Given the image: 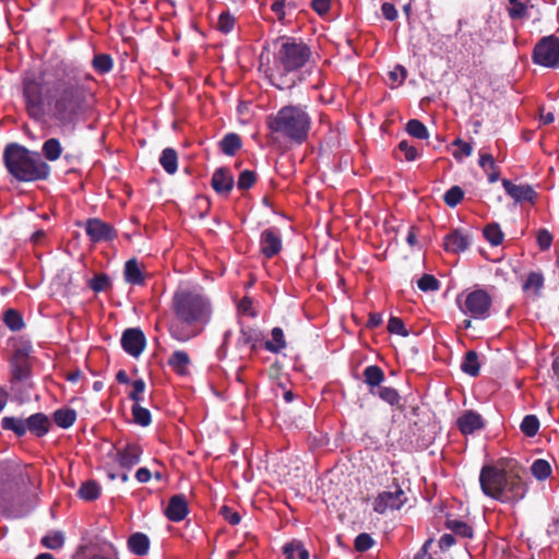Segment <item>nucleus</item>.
Listing matches in <instances>:
<instances>
[{
  "label": "nucleus",
  "instance_id": "50",
  "mask_svg": "<svg viewBox=\"0 0 559 559\" xmlns=\"http://www.w3.org/2000/svg\"><path fill=\"white\" fill-rule=\"evenodd\" d=\"M236 24L235 16L229 12H222L217 20V29L224 34L230 33Z\"/></svg>",
  "mask_w": 559,
  "mask_h": 559
},
{
  "label": "nucleus",
  "instance_id": "34",
  "mask_svg": "<svg viewBox=\"0 0 559 559\" xmlns=\"http://www.w3.org/2000/svg\"><path fill=\"white\" fill-rule=\"evenodd\" d=\"M159 163L167 174L174 175L178 168L177 152L171 147L164 148L159 157Z\"/></svg>",
  "mask_w": 559,
  "mask_h": 559
},
{
  "label": "nucleus",
  "instance_id": "59",
  "mask_svg": "<svg viewBox=\"0 0 559 559\" xmlns=\"http://www.w3.org/2000/svg\"><path fill=\"white\" fill-rule=\"evenodd\" d=\"M219 513L224 516V519L231 525H237L240 523L241 516L238 512L233 511L231 508L227 506H223L221 508Z\"/></svg>",
  "mask_w": 559,
  "mask_h": 559
},
{
  "label": "nucleus",
  "instance_id": "41",
  "mask_svg": "<svg viewBox=\"0 0 559 559\" xmlns=\"http://www.w3.org/2000/svg\"><path fill=\"white\" fill-rule=\"evenodd\" d=\"M484 237L491 246H499L504 239V234L501 230L499 224L490 223L485 226L483 230Z\"/></svg>",
  "mask_w": 559,
  "mask_h": 559
},
{
  "label": "nucleus",
  "instance_id": "45",
  "mask_svg": "<svg viewBox=\"0 0 559 559\" xmlns=\"http://www.w3.org/2000/svg\"><path fill=\"white\" fill-rule=\"evenodd\" d=\"M406 131L413 138L425 140L429 138L427 127L418 119H411L406 123Z\"/></svg>",
  "mask_w": 559,
  "mask_h": 559
},
{
  "label": "nucleus",
  "instance_id": "30",
  "mask_svg": "<svg viewBox=\"0 0 559 559\" xmlns=\"http://www.w3.org/2000/svg\"><path fill=\"white\" fill-rule=\"evenodd\" d=\"M1 428L7 431H12L17 438L26 435L25 419L13 416H5L1 419Z\"/></svg>",
  "mask_w": 559,
  "mask_h": 559
},
{
  "label": "nucleus",
  "instance_id": "56",
  "mask_svg": "<svg viewBox=\"0 0 559 559\" xmlns=\"http://www.w3.org/2000/svg\"><path fill=\"white\" fill-rule=\"evenodd\" d=\"M397 148L404 153V157L407 162H413L418 157L417 148L412 145L407 140H403L399 143Z\"/></svg>",
  "mask_w": 559,
  "mask_h": 559
},
{
  "label": "nucleus",
  "instance_id": "48",
  "mask_svg": "<svg viewBox=\"0 0 559 559\" xmlns=\"http://www.w3.org/2000/svg\"><path fill=\"white\" fill-rule=\"evenodd\" d=\"M131 385H132V390L128 394V397L131 401H133V404L141 405V402L144 401V392H145L146 384L143 379H136V380L132 381Z\"/></svg>",
  "mask_w": 559,
  "mask_h": 559
},
{
  "label": "nucleus",
  "instance_id": "28",
  "mask_svg": "<svg viewBox=\"0 0 559 559\" xmlns=\"http://www.w3.org/2000/svg\"><path fill=\"white\" fill-rule=\"evenodd\" d=\"M219 150L227 156H234L242 146V140L239 134L229 132L218 143Z\"/></svg>",
  "mask_w": 559,
  "mask_h": 559
},
{
  "label": "nucleus",
  "instance_id": "10",
  "mask_svg": "<svg viewBox=\"0 0 559 559\" xmlns=\"http://www.w3.org/2000/svg\"><path fill=\"white\" fill-rule=\"evenodd\" d=\"M394 490H384L378 493L373 501V511L384 514L388 511L400 510L406 502L407 496L402 487L394 481Z\"/></svg>",
  "mask_w": 559,
  "mask_h": 559
},
{
  "label": "nucleus",
  "instance_id": "61",
  "mask_svg": "<svg viewBox=\"0 0 559 559\" xmlns=\"http://www.w3.org/2000/svg\"><path fill=\"white\" fill-rule=\"evenodd\" d=\"M271 10L276 14L277 20L285 24V15H286V0H273L271 4Z\"/></svg>",
  "mask_w": 559,
  "mask_h": 559
},
{
  "label": "nucleus",
  "instance_id": "33",
  "mask_svg": "<svg viewBox=\"0 0 559 559\" xmlns=\"http://www.w3.org/2000/svg\"><path fill=\"white\" fill-rule=\"evenodd\" d=\"M272 340L264 343V348L277 354L286 347V341L282 328L275 326L271 331Z\"/></svg>",
  "mask_w": 559,
  "mask_h": 559
},
{
  "label": "nucleus",
  "instance_id": "6",
  "mask_svg": "<svg viewBox=\"0 0 559 559\" xmlns=\"http://www.w3.org/2000/svg\"><path fill=\"white\" fill-rule=\"evenodd\" d=\"M29 352L28 346L17 347L10 359V392L21 402L29 397V389L32 388Z\"/></svg>",
  "mask_w": 559,
  "mask_h": 559
},
{
  "label": "nucleus",
  "instance_id": "1",
  "mask_svg": "<svg viewBox=\"0 0 559 559\" xmlns=\"http://www.w3.org/2000/svg\"><path fill=\"white\" fill-rule=\"evenodd\" d=\"M52 80L26 74L22 82L25 109L29 118L39 121L46 110L60 128L75 129L92 109L93 93L75 70L66 61L52 67Z\"/></svg>",
  "mask_w": 559,
  "mask_h": 559
},
{
  "label": "nucleus",
  "instance_id": "38",
  "mask_svg": "<svg viewBox=\"0 0 559 559\" xmlns=\"http://www.w3.org/2000/svg\"><path fill=\"white\" fill-rule=\"evenodd\" d=\"M3 321H4V324L11 331H14V332L21 331L25 325L22 314L13 308H10L4 311Z\"/></svg>",
  "mask_w": 559,
  "mask_h": 559
},
{
  "label": "nucleus",
  "instance_id": "23",
  "mask_svg": "<svg viewBox=\"0 0 559 559\" xmlns=\"http://www.w3.org/2000/svg\"><path fill=\"white\" fill-rule=\"evenodd\" d=\"M364 382L369 386V392L374 394V388H380L385 380L384 371L377 365H369L362 371Z\"/></svg>",
  "mask_w": 559,
  "mask_h": 559
},
{
  "label": "nucleus",
  "instance_id": "51",
  "mask_svg": "<svg viewBox=\"0 0 559 559\" xmlns=\"http://www.w3.org/2000/svg\"><path fill=\"white\" fill-rule=\"evenodd\" d=\"M110 278L105 273L96 274L91 281H90V288L94 290L95 293L105 292L110 287Z\"/></svg>",
  "mask_w": 559,
  "mask_h": 559
},
{
  "label": "nucleus",
  "instance_id": "21",
  "mask_svg": "<svg viewBox=\"0 0 559 559\" xmlns=\"http://www.w3.org/2000/svg\"><path fill=\"white\" fill-rule=\"evenodd\" d=\"M26 432L40 438L46 436L51 427L48 416L44 413H35L25 419Z\"/></svg>",
  "mask_w": 559,
  "mask_h": 559
},
{
  "label": "nucleus",
  "instance_id": "40",
  "mask_svg": "<svg viewBox=\"0 0 559 559\" xmlns=\"http://www.w3.org/2000/svg\"><path fill=\"white\" fill-rule=\"evenodd\" d=\"M93 69L99 74H106L114 68V60L108 53H97L92 60Z\"/></svg>",
  "mask_w": 559,
  "mask_h": 559
},
{
  "label": "nucleus",
  "instance_id": "57",
  "mask_svg": "<svg viewBox=\"0 0 559 559\" xmlns=\"http://www.w3.org/2000/svg\"><path fill=\"white\" fill-rule=\"evenodd\" d=\"M454 146H459L460 147V153L459 152H454L453 153V157L456 159V160H462V155L464 156H471L472 153H473V147L469 143L463 141L462 139L457 138L453 141L452 143Z\"/></svg>",
  "mask_w": 559,
  "mask_h": 559
},
{
  "label": "nucleus",
  "instance_id": "15",
  "mask_svg": "<svg viewBox=\"0 0 559 559\" xmlns=\"http://www.w3.org/2000/svg\"><path fill=\"white\" fill-rule=\"evenodd\" d=\"M262 340L260 330L250 326L241 325L239 336L237 337L236 347L239 352L249 348L250 353L257 350L259 342Z\"/></svg>",
  "mask_w": 559,
  "mask_h": 559
},
{
  "label": "nucleus",
  "instance_id": "58",
  "mask_svg": "<svg viewBox=\"0 0 559 559\" xmlns=\"http://www.w3.org/2000/svg\"><path fill=\"white\" fill-rule=\"evenodd\" d=\"M552 235L547 229L537 233V243L540 250H548L552 243Z\"/></svg>",
  "mask_w": 559,
  "mask_h": 559
},
{
  "label": "nucleus",
  "instance_id": "44",
  "mask_svg": "<svg viewBox=\"0 0 559 559\" xmlns=\"http://www.w3.org/2000/svg\"><path fill=\"white\" fill-rule=\"evenodd\" d=\"M533 476L538 480H545L551 475V466L548 461L538 459L531 466Z\"/></svg>",
  "mask_w": 559,
  "mask_h": 559
},
{
  "label": "nucleus",
  "instance_id": "11",
  "mask_svg": "<svg viewBox=\"0 0 559 559\" xmlns=\"http://www.w3.org/2000/svg\"><path fill=\"white\" fill-rule=\"evenodd\" d=\"M84 229L92 242L111 241L118 236L114 226L100 218H88L84 224Z\"/></svg>",
  "mask_w": 559,
  "mask_h": 559
},
{
  "label": "nucleus",
  "instance_id": "5",
  "mask_svg": "<svg viewBox=\"0 0 559 559\" xmlns=\"http://www.w3.org/2000/svg\"><path fill=\"white\" fill-rule=\"evenodd\" d=\"M173 310L188 325H205L212 317L210 299L198 288L180 287L173 296Z\"/></svg>",
  "mask_w": 559,
  "mask_h": 559
},
{
  "label": "nucleus",
  "instance_id": "53",
  "mask_svg": "<svg viewBox=\"0 0 559 559\" xmlns=\"http://www.w3.org/2000/svg\"><path fill=\"white\" fill-rule=\"evenodd\" d=\"M64 543V537L61 532H52L43 537L41 544L48 549H59Z\"/></svg>",
  "mask_w": 559,
  "mask_h": 559
},
{
  "label": "nucleus",
  "instance_id": "63",
  "mask_svg": "<svg viewBox=\"0 0 559 559\" xmlns=\"http://www.w3.org/2000/svg\"><path fill=\"white\" fill-rule=\"evenodd\" d=\"M381 11L388 21H394L397 17V10L395 9L394 4L390 2H384L381 7Z\"/></svg>",
  "mask_w": 559,
  "mask_h": 559
},
{
  "label": "nucleus",
  "instance_id": "54",
  "mask_svg": "<svg viewBox=\"0 0 559 559\" xmlns=\"http://www.w3.org/2000/svg\"><path fill=\"white\" fill-rule=\"evenodd\" d=\"M417 286L423 292H436L440 288V282L430 274H424L418 281Z\"/></svg>",
  "mask_w": 559,
  "mask_h": 559
},
{
  "label": "nucleus",
  "instance_id": "7",
  "mask_svg": "<svg viewBox=\"0 0 559 559\" xmlns=\"http://www.w3.org/2000/svg\"><path fill=\"white\" fill-rule=\"evenodd\" d=\"M278 50L274 55L277 69L293 72L302 68L311 58L310 47L294 37H283Z\"/></svg>",
  "mask_w": 559,
  "mask_h": 559
},
{
  "label": "nucleus",
  "instance_id": "31",
  "mask_svg": "<svg viewBox=\"0 0 559 559\" xmlns=\"http://www.w3.org/2000/svg\"><path fill=\"white\" fill-rule=\"evenodd\" d=\"M55 424L63 429L70 428L76 420V412L72 408H59L53 412Z\"/></svg>",
  "mask_w": 559,
  "mask_h": 559
},
{
  "label": "nucleus",
  "instance_id": "62",
  "mask_svg": "<svg viewBox=\"0 0 559 559\" xmlns=\"http://www.w3.org/2000/svg\"><path fill=\"white\" fill-rule=\"evenodd\" d=\"M388 75L393 83L401 85L407 76V71L403 66H396Z\"/></svg>",
  "mask_w": 559,
  "mask_h": 559
},
{
  "label": "nucleus",
  "instance_id": "9",
  "mask_svg": "<svg viewBox=\"0 0 559 559\" xmlns=\"http://www.w3.org/2000/svg\"><path fill=\"white\" fill-rule=\"evenodd\" d=\"M535 64L546 68L559 67V38L555 35L545 36L537 41L532 52Z\"/></svg>",
  "mask_w": 559,
  "mask_h": 559
},
{
  "label": "nucleus",
  "instance_id": "13",
  "mask_svg": "<svg viewBox=\"0 0 559 559\" xmlns=\"http://www.w3.org/2000/svg\"><path fill=\"white\" fill-rule=\"evenodd\" d=\"M282 236L278 228L270 227L264 229L260 236V252L266 259H272L282 250Z\"/></svg>",
  "mask_w": 559,
  "mask_h": 559
},
{
  "label": "nucleus",
  "instance_id": "35",
  "mask_svg": "<svg viewBox=\"0 0 559 559\" xmlns=\"http://www.w3.org/2000/svg\"><path fill=\"white\" fill-rule=\"evenodd\" d=\"M100 495V486L96 480L83 483L78 491V496L85 501H94Z\"/></svg>",
  "mask_w": 559,
  "mask_h": 559
},
{
  "label": "nucleus",
  "instance_id": "60",
  "mask_svg": "<svg viewBox=\"0 0 559 559\" xmlns=\"http://www.w3.org/2000/svg\"><path fill=\"white\" fill-rule=\"evenodd\" d=\"M332 0H311V9L320 16L325 15L331 9Z\"/></svg>",
  "mask_w": 559,
  "mask_h": 559
},
{
  "label": "nucleus",
  "instance_id": "32",
  "mask_svg": "<svg viewBox=\"0 0 559 559\" xmlns=\"http://www.w3.org/2000/svg\"><path fill=\"white\" fill-rule=\"evenodd\" d=\"M461 369L464 373L471 377L478 376L480 370V364L478 359V354L475 350L466 352L461 364Z\"/></svg>",
  "mask_w": 559,
  "mask_h": 559
},
{
  "label": "nucleus",
  "instance_id": "49",
  "mask_svg": "<svg viewBox=\"0 0 559 559\" xmlns=\"http://www.w3.org/2000/svg\"><path fill=\"white\" fill-rule=\"evenodd\" d=\"M255 182L257 174L253 170L245 169L238 176L237 188L239 190H249Z\"/></svg>",
  "mask_w": 559,
  "mask_h": 559
},
{
  "label": "nucleus",
  "instance_id": "39",
  "mask_svg": "<svg viewBox=\"0 0 559 559\" xmlns=\"http://www.w3.org/2000/svg\"><path fill=\"white\" fill-rule=\"evenodd\" d=\"M445 527L453 532L455 535L464 538H472L474 535L473 527L464 521L448 519L445 522Z\"/></svg>",
  "mask_w": 559,
  "mask_h": 559
},
{
  "label": "nucleus",
  "instance_id": "24",
  "mask_svg": "<svg viewBox=\"0 0 559 559\" xmlns=\"http://www.w3.org/2000/svg\"><path fill=\"white\" fill-rule=\"evenodd\" d=\"M124 281L131 285L142 286L145 284V277L140 267V264L136 259H130L124 264L123 270Z\"/></svg>",
  "mask_w": 559,
  "mask_h": 559
},
{
  "label": "nucleus",
  "instance_id": "46",
  "mask_svg": "<svg viewBox=\"0 0 559 559\" xmlns=\"http://www.w3.org/2000/svg\"><path fill=\"white\" fill-rule=\"evenodd\" d=\"M464 198V191L460 186L451 187L443 195V202L449 207H455Z\"/></svg>",
  "mask_w": 559,
  "mask_h": 559
},
{
  "label": "nucleus",
  "instance_id": "4",
  "mask_svg": "<svg viewBox=\"0 0 559 559\" xmlns=\"http://www.w3.org/2000/svg\"><path fill=\"white\" fill-rule=\"evenodd\" d=\"M271 133L292 144L301 145L309 139L312 118L306 106L286 105L266 117Z\"/></svg>",
  "mask_w": 559,
  "mask_h": 559
},
{
  "label": "nucleus",
  "instance_id": "18",
  "mask_svg": "<svg viewBox=\"0 0 559 559\" xmlns=\"http://www.w3.org/2000/svg\"><path fill=\"white\" fill-rule=\"evenodd\" d=\"M189 512L188 501L185 495H175L170 497L168 506L165 509L166 518L171 522L182 521Z\"/></svg>",
  "mask_w": 559,
  "mask_h": 559
},
{
  "label": "nucleus",
  "instance_id": "55",
  "mask_svg": "<svg viewBox=\"0 0 559 559\" xmlns=\"http://www.w3.org/2000/svg\"><path fill=\"white\" fill-rule=\"evenodd\" d=\"M374 545L373 538L368 533H360L356 536L354 542L355 550L358 552H365Z\"/></svg>",
  "mask_w": 559,
  "mask_h": 559
},
{
  "label": "nucleus",
  "instance_id": "27",
  "mask_svg": "<svg viewBox=\"0 0 559 559\" xmlns=\"http://www.w3.org/2000/svg\"><path fill=\"white\" fill-rule=\"evenodd\" d=\"M129 550L136 556H145L150 549V538L144 533H134L128 539Z\"/></svg>",
  "mask_w": 559,
  "mask_h": 559
},
{
  "label": "nucleus",
  "instance_id": "16",
  "mask_svg": "<svg viewBox=\"0 0 559 559\" xmlns=\"http://www.w3.org/2000/svg\"><path fill=\"white\" fill-rule=\"evenodd\" d=\"M471 245V238L462 229H453L443 239V248L448 252H464Z\"/></svg>",
  "mask_w": 559,
  "mask_h": 559
},
{
  "label": "nucleus",
  "instance_id": "42",
  "mask_svg": "<svg viewBox=\"0 0 559 559\" xmlns=\"http://www.w3.org/2000/svg\"><path fill=\"white\" fill-rule=\"evenodd\" d=\"M131 413H132L134 424H136L141 427H147L151 425L152 416H151V412L147 408H145L139 404H133L132 408H131Z\"/></svg>",
  "mask_w": 559,
  "mask_h": 559
},
{
  "label": "nucleus",
  "instance_id": "25",
  "mask_svg": "<svg viewBox=\"0 0 559 559\" xmlns=\"http://www.w3.org/2000/svg\"><path fill=\"white\" fill-rule=\"evenodd\" d=\"M63 153V146L59 139L49 138L41 145V154L44 156V160L46 162H56L58 160Z\"/></svg>",
  "mask_w": 559,
  "mask_h": 559
},
{
  "label": "nucleus",
  "instance_id": "14",
  "mask_svg": "<svg viewBox=\"0 0 559 559\" xmlns=\"http://www.w3.org/2000/svg\"><path fill=\"white\" fill-rule=\"evenodd\" d=\"M502 186L507 194L516 203L530 202L534 204L538 195L534 188L527 183L516 185L509 179H502Z\"/></svg>",
  "mask_w": 559,
  "mask_h": 559
},
{
  "label": "nucleus",
  "instance_id": "29",
  "mask_svg": "<svg viewBox=\"0 0 559 559\" xmlns=\"http://www.w3.org/2000/svg\"><path fill=\"white\" fill-rule=\"evenodd\" d=\"M479 166L488 176V181L493 183L500 178V169L496 165L495 159L491 154L483 153L479 156Z\"/></svg>",
  "mask_w": 559,
  "mask_h": 559
},
{
  "label": "nucleus",
  "instance_id": "36",
  "mask_svg": "<svg viewBox=\"0 0 559 559\" xmlns=\"http://www.w3.org/2000/svg\"><path fill=\"white\" fill-rule=\"evenodd\" d=\"M508 14L511 20H524L528 16V5L523 0H508Z\"/></svg>",
  "mask_w": 559,
  "mask_h": 559
},
{
  "label": "nucleus",
  "instance_id": "64",
  "mask_svg": "<svg viewBox=\"0 0 559 559\" xmlns=\"http://www.w3.org/2000/svg\"><path fill=\"white\" fill-rule=\"evenodd\" d=\"M455 544V538L452 534H443L439 539V547L442 550H448Z\"/></svg>",
  "mask_w": 559,
  "mask_h": 559
},
{
  "label": "nucleus",
  "instance_id": "37",
  "mask_svg": "<svg viewBox=\"0 0 559 559\" xmlns=\"http://www.w3.org/2000/svg\"><path fill=\"white\" fill-rule=\"evenodd\" d=\"M378 396L390 404L393 407H397L399 409L403 408L402 397L396 389L390 386H380L378 390Z\"/></svg>",
  "mask_w": 559,
  "mask_h": 559
},
{
  "label": "nucleus",
  "instance_id": "26",
  "mask_svg": "<svg viewBox=\"0 0 559 559\" xmlns=\"http://www.w3.org/2000/svg\"><path fill=\"white\" fill-rule=\"evenodd\" d=\"M191 364L189 355L181 349L175 350L168 358V366L178 374L185 376Z\"/></svg>",
  "mask_w": 559,
  "mask_h": 559
},
{
  "label": "nucleus",
  "instance_id": "17",
  "mask_svg": "<svg viewBox=\"0 0 559 559\" xmlns=\"http://www.w3.org/2000/svg\"><path fill=\"white\" fill-rule=\"evenodd\" d=\"M211 186L216 193L227 195L233 190L235 180L227 168L219 167L212 175Z\"/></svg>",
  "mask_w": 559,
  "mask_h": 559
},
{
  "label": "nucleus",
  "instance_id": "19",
  "mask_svg": "<svg viewBox=\"0 0 559 559\" xmlns=\"http://www.w3.org/2000/svg\"><path fill=\"white\" fill-rule=\"evenodd\" d=\"M457 428L463 435H472L485 427L483 417L474 412L466 411L457 418Z\"/></svg>",
  "mask_w": 559,
  "mask_h": 559
},
{
  "label": "nucleus",
  "instance_id": "22",
  "mask_svg": "<svg viewBox=\"0 0 559 559\" xmlns=\"http://www.w3.org/2000/svg\"><path fill=\"white\" fill-rule=\"evenodd\" d=\"M142 449L135 443H128L122 450L118 451L117 457L121 467L131 468L140 462Z\"/></svg>",
  "mask_w": 559,
  "mask_h": 559
},
{
  "label": "nucleus",
  "instance_id": "47",
  "mask_svg": "<svg viewBox=\"0 0 559 559\" xmlns=\"http://www.w3.org/2000/svg\"><path fill=\"white\" fill-rule=\"evenodd\" d=\"M544 286V276L540 272H531L523 284V290L527 292L532 288L535 290V295H538L539 290Z\"/></svg>",
  "mask_w": 559,
  "mask_h": 559
},
{
  "label": "nucleus",
  "instance_id": "20",
  "mask_svg": "<svg viewBox=\"0 0 559 559\" xmlns=\"http://www.w3.org/2000/svg\"><path fill=\"white\" fill-rule=\"evenodd\" d=\"M193 325H188L187 323L178 320L168 323L167 330L170 336L180 343H186L198 336L202 329H194Z\"/></svg>",
  "mask_w": 559,
  "mask_h": 559
},
{
  "label": "nucleus",
  "instance_id": "52",
  "mask_svg": "<svg viewBox=\"0 0 559 559\" xmlns=\"http://www.w3.org/2000/svg\"><path fill=\"white\" fill-rule=\"evenodd\" d=\"M386 329L391 334H396V335H400L403 337H406L409 335V332L405 328L403 320L399 317L391 316L388 321Z\"/></svg>",
  "mask_w": 559,
  "mask_h": 559
},
{
  "label": "nucleus",
  "instance_id": "12",
  "mask_svg": "<svg viewBox=\"0 0 559 559\" xmlns=\"http://www.w3.org/2000/svg\"><path fill=\"white\" fill-rule=\"evenodd\" d=\"M146 345L144 333L140 329L129 328L121 336V346L132 357H139Z\"/></svg>",
  "mask_w": 559,
  "mask_h": 559
},
{
  "label": "nucleus",
  "instance_id": "3",
  "mask_svg": "<svg viewBox=\"0 0 559 559\" xmlns=\"http://www.w3.org/2000/svg\"><path fill=\"white\" fill-rule=\"evenodd\" d=\"M483 492L502 503H516L525 497L526 485L515 469L484 465L479 474Z\"/></svg>",
  "mask_w": 559,
  "mask_h": 559
},
{
  "label": "nucleus",
  "instance_id": "2",
  "mask_svg": "<svg viewBox=\"0 0 559 559\" xmlns=\"http://www.w3.org/2000/svg\"><path fill=\"white\" fill-rule=\"evenodd\" d=\"M2 158L8 173L19 182L44 181L50 177L51 167L39 153L19 143L7 144Z\"/></svg>",
  "mask_w": 559,
  "mask_h": 559
},
{
  "label": "nucleus",
  "instance_id": "43",
  "mask_svg": "<svg viewBox=\"0 0 559 559\" xmlns=\"http://www.w3.org/2000/svg\"><path fill=\"white\" fill-rule=\"evenodd\" d=\"M539 426H540V423L536 415H526L522 419L520 429L524 436L534 437L537 435V432L539 430Z\"/></svg>",
  "mask_w": 559,
  "mask_h": 559
},
{
  "label": "nucleus",
  "instance_id": "8",
  "mask_svg": "<svg viewBox=\"0 0 559 559\" xmlns=\"http://www.w3.org/2000/svg\"><path fill=\"white\" fill-rule=\"evenodd\" d=\"M456 304L464 314L473 319L485 320L490 316L491 296L485 289H475L456 297Z\"/></svg>",
  "mask_w": 559,
  "mask_h": 559
}]
</instances>
